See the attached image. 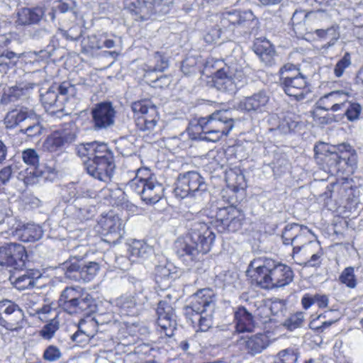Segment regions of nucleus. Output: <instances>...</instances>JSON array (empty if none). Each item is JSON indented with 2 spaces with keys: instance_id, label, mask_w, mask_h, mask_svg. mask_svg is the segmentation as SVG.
<instances>
[{
  "instance_id": "1",
  "label": "nucleus",
  "mask_w": 363,
  "mask_h": 363,
  "mask_svg": "<svg viewBox=\"0 0 363 363\" xmlns=\"http://www.w3.org/2000/svg\"><path fill=\"white\" fill-rule=\"evenodd\" d=\"M215 239L214 233L205 223H194L189 233L175 242L178 257L186 265L199 268L203 257L211 250Z\"/></svg>"
},
{
  "instance_id": "2",
  "label": "nucleus",
  "mask_w": 363,
  "mask_h": 363,
  "mask_svg": "<svg viewBox=\"0 0 363 363\" xmlns=\"http://www.w3.org/2000/svg\"><path fill=\"white\" fill-rule=\"evenodd\" d=\"M247 273L252 281L264 289L285 286L294 278V272L289 266L267 257L251 261Z\"/></svg>"
},
{
  "instance_id": "3",
  "label": "nucleus",
  "mask_w": 363,
  "mask_h": 363,
  "mask_svg": "<svg viewBox=\"0 0 363 363\" xmlns=\"http://www.w3.org/2000/svg\"><path fill=\"white\" fill-rule=\"evenodd\" d=\"M233 128L232 112L227 109L219 110L191 122L187 135L191 140L216 143L223 136H228Z\"/></svg>"
},
{
  "instance_id": "4",
  "label": "nucleus",
  "mask_w": 363,
  "mask_h": 363,
  "mask_svg": "<svg viewBox=\"0 0 363 363\" xmlns=\"http://www.w3.org/2000/svg\"><path fill=\"white\" fill-rule=\"evenodd\" d=\"M257 20L254 13L250 11L233 10L223 12L220 15L217 28H211L203 37L208 43H216L221 34H233L235 30H245L256 24Z\"/></svg>"
},
{
  "instance_id": "5",
  "label": "nucleus",
  "mask_w": 363,
  "mask_h": 363,
  "mask_svg": "<svg viewBox=\"0 0 363 363\" xmlns=\"http://www.w3.org/2000/svg\"><path fill=\"white\" fill-rule=\"evenodd\" d=\"M314 150L316 154L323 155L321 160L328 165L332 174L350 175L357 166V155L351 151L349 145L342 144L337 148L333 147V150H329L327 145L322 144L315 146Z\"/></svg>"
},
{
  "instance_id": "6",
  "label": "nucleus",
  "mask_w": 363,
  "mask_h": 363,
  "mask_svg": "<svg viewBox=\"0 0 363 363\" xmlns=\"http://www.w3.org/2000/svg\"><path fill=\"white\" fill-rule=\"evenodd\" d=\"M317 19V13L296 10L291 18L294 32L299 37H303L307 33H315L319 38L329 40L328 47L333 45L340 37L337 27L331 26L327 29L314 28L313 25Z\"/></svg>"
},
{
  "instance_id": "7",
  "label": "nucleus",
  "mask_w": 363,
  "mask_h": 363,
  "mask_svg": "<svg viewBox=\"0 0 363 363\" xmlns=\"http://www.w3.org/2000/svg\"><path fill=\"white\" fill-rule=\"evenodd\" d=\"M279 73L282 88L288 96L301 101L311 92L307 77L296 65L286 63L280 68Z\"/></svg>"
},
{
  "instance_id": "8",
  "label": "nucleus",
  "mask_w": 363,
  "mask_h": 363,
  "mask_svg": "<svg viewBox=\"0 0 363 363\" xmlns=\"http://www.w3.org/2000/svg\"><path fill=\"white\" fill-rule=\"evenodd\" d=\"M128 186L146 203H156L164 194L163 185L147 169H138L136 176L129 182Z\"/></svg>"
},
{
  "instance_id": "9",
  "label": "nucleus",
  "mask_w": 363,
  "mask_h": 363,
  "mask_svg": "<svg viewBox=\"0 0 363 363\" xmlns=\"http://www.w3.org/2000/svg\"><path fill=\"white\" fill-rule=\"evenodd\" d=\"M216 63L224 64L223 67L218 68L214 77V85L218 90L233 94L247 83L242 68L236 61L224 63L217 60Z\"/></svg>"
},
{
  "instance_id": "10",
  "label": "nucleus",
  "mask_w": 363,
  "mask_h": 363,
  "mask_svg": "<svg viewBox=\"0 0 363 363\" xmlns=\"http://www.w3.org/2000/svg\"><path fill=\"white\" fill-rule=\"evenodd\" d=\"M176 197L184 199L194 197L199 202L208 195L207 184L201 175L196 171H189L179 174L174 189Z\"/></svg>"
},
{
  "instance_id": "11",
  "label": "nucleus",
  "mask_w": 363,
  "mask_h": 363,
  "mask_svg": "<svg viewBox=\"0 0 363 363\" xmlns=\"http://www.w3.org/2000/svg\"><path fill=\"white\" fill-rule=\"evenodd\" d=\"M58 304L69 314L89 315L95 310L96 306L91 296L75 287H66L61 293Z\"/></svg>"
},
{
  "instance_id": "12",
  "label": "nucleus",
  "mask_w": 363,
  "mask_h": 363,
  "mask_svg": "<svg viewBox=\"0 0 363 363\" xmlns=\"http://www.w3.org/2000/svg\"><path fill=\"white\" fill-rule=\"evenodd\" d=\"M0 265L13 267L15 272L9 279L16 288L22 289L20 286L23 276H15L16 272H21L23 267V246L17 243H10L6 246L0 247Z\"/></svg>"
},
{
  "instance_id": "13",
  "label": "nucleus",
  "mask_w": 363,
  "mask_h": 363,
  "mask_svg": "<svg viewBox=\"0 0 363 363\" xmlns=\"http://www.w3.org/2000/svg\"><path fill=\"white\" fill-rule=\"evenodd\" d=\"M173 5V0H136L128 7L135 20L146 21L153 14H166Z\"/></svg>"
},
{
  "instance_id": "14",
  "label": "nucleus",
  "mask_w": 363,
  "mask_h": 363,
  "mask_svg": "<svg viewBox=\"0 0 363 363\" xmlns=\"http://www.w3.org/2000/svg\"><path fill=\"white\" fill-rule=\"evenodd\" d=\"M132 110L136 114L135 125L139 130L154 131L160 119L155 106L148 101H139L132 104Z\"/></svg>"
},
{
  "instance_id": "15",
  "label": "nucleus",
  "mask_w": 363,
  "mask_h": 363,
  "mask_svg": "<svg viewBox=\"0 0 363 363\" xmlns=\"http://www.w3.org/2000/svg\"><path fill=\"white\" fill-rule=\"evenodd\" d=\"M216 217L217 227L220 231L228 230L232 233L241 230L245 220L244 213L234 206L219 208Z\"/></svg>"
},
{
  "instance_id": "16",
  "label": "nucleus",
  "mask_w": 363,
  "mask_h": 363,
  "mask_svg": "<svg viewBox=\"0 0 363 363\" xmlns=\"http://www.w3.org/2000/svg\"><path fill=\"white\" fill-rule=\"evenodd\" d=\"M91 115L93 128L99 131L114 125L116 111L111 102H101L91 108Z\"/></svg>"
},
{
  "instance_id": "17",
  "label": "nucleus",
  "mask_w": 363,
  "mask_h": 363,
  "mask_svg": "<svg viewBox=\"0 0 363 363\" xmlns=\"http://www.w3.org/2000/svg\"><path fill=\"white\" fill-rule=\"evenodd\" d=\"M42 300L43 297L38 294H24V308L32 319L28 324L38 325L49 318L52 308L48 305L43 304Z\"/></svg>"
},
{
  "instance_id": "18",
  "label": "nucleus",
  "mask_w": 363,
  "mask_h": 363,
  "mask_svg": "<svg viewBox=\"0 0 363 363\" xmlns=\"http://www.w3.org/2000/svg\"><path fill=\"white\" fill-rule=\"evenodd\" d=\"M66 275L74 279H81L85 282L91 281L98 274L100 267L96 262H84L75 259L64 264Z\"/></svg>"
},
{
  "instance_id": "19",
  "label": "nucleus",
  "mask_w": 363,
  "mask_h": 363,
  "mask_svg": "<svg viewBox=\"0 0 363 363\" xmlns=\"http://www.w3.org/2000/svg\"><path fill=\"white\" fill-rule=\"evenodd\" d=\"M77 138V131L71 125L55 131L44 142V148L51 152L66 148Z\"/></svg>"
},
{
  "instance_id": "20",
  "label": "nucleus",
  "mask_w": 363,
  "mask_h": 363,
  "mask_svg": "<svg viewBox=\"0 0 363 363\" xmlns=\"http://www.w3.org/2000/svg\"><path fill=\"white\" fill-rule=\"evenodd\" d=\"M214 306V293L210 289H202L194 294L189 298V303L184 308L186 316L195 313H205L208 308Z\"/></svg>"
},
{
  "instance_id": "21",
  "label": "nucleus",
  "mask_w": 363,
  "mask_h": 363,
  "mask_svg": "<svg viewBox=\"0 0 363 363\" xmlns=\"http://www.w3.org/2000/svg\"><path fill=\"white\" fill-rule=\"evenodd\" d=\"M84 165L90 176L105 183L111 180L116 167L113 160L107 158L99 160H87Z\"/></svg>"
},
{
  "instance_id": "22",
  "label": "nucleus",
  "mask_w": 363,
  "mask_h": 363,
  "mask_svg": "<svg viewBox=\"0 0 363 363\" xmlns=\"http://www.w3.org/2000/svg\"><path fill=\"white\" fill-rule=\"evenodd\" d=\"M24 184L33 185L40 182L43 171L39 168V156L33 149L24 150Z\"/></svg>"
},
{
  "instance_id": "23",
  "label": "nucleus",
  "mask_w": 363,
  "mask_h": 363,
  "mask_svg": "<svg viewBox=\"0 0 363 363\" xmlns=\"http://www.w3.org/2000/svg\"><path fill=\"white\" fill-rule=\"evenodd\" d=\"M147 296L143 291L135 292L134 295L122 296L116 300V306L123 315L134 316L139 313L142 306L147 302Z\"/></svg>"
},
{
  "instance_id": "24",
  "label": "nucleus",
  "mask_w": 363,
  "mask_h": 363,
  "mask_svg": "<svg viewBox=\"0 0 363 363\" xmlns=\"http://www.w3.org/2000/svg\"><path fill=\"white\" fill-rule=\"evenodd\" d=\"M101 233L109 238L110 241H118L123 235V223L120 218L113 212L102 216L98 222Z\"/></svg>"
},
{
  "instance_id": "25",
  "label": "nucleus",
  "mask_w": 363,
  "mask_h": 363,
  "mask_svg": "<svg viewBox=\"0 0 363 363\" xmlns=\"http://www.w3.org/2000/svg\"><path fill=\"white\" fill-rule=\"evenodd\" d=\"M348 103V94L341 90L331 91L321 96L317 101V109L337 112L343 111Z\"/></svg>"
},
{
  "instance_id": "26",
  "label": "nucleus",
  "mask_w": 363,
  "mask_h": 363,
  "mask_svg": "<svg viewBox=\"0 0 363 363\" xmlns=\"http://www.w3.org/2000/svg\"><path fill=\"white\" fill-rule=\"evenodd\" d=\"M101 316L99 315L96 318L81 320L77 331L72 335V340L80 345L87 343L90 338L94 336L97 330V325L104 323L101 321Z\"/></svg>"
},
{
  "instance_id": "27",
  "label": "nucleus",
  "mask_w": 363,
  "mask_h": 363,
  "mask_svg": "<svg viewBox=\"0 0 363 363\" xmlns=\"http://www.w3.org/2000/svg\"><path fill=\"white\" fill-rule=\"evenodd\" d=\"M239 349L251 355L262 352L269 345V340L267 335L256 334L248 337H241L237 343Z\"/></svg>"
},
{
  "instance_id": "28",
  "label": "nucleus",
  "mask_w": 363,
  "mask_h": 363,
  "mask_svg": "<svg viewBox=\"0 0 363 363\" xmlns=\"http://www.w3.org/2000/svg\"><path fill=\"white\" fill-rule=\"evenodd\" d=\"M78 154L80 157H86L88 160H99L102 158L113 160L112 152L107 145L96 141L79 147Z\"/></svg>"
},
{
  "instance_id": "29",
  "label": "nucleus",
  "mask_w": 363,
  "mask_h": 363,
  "mask_svg": "<svg viewBox=\"0 0 363 363\" xmlns=\"http://www.w3.org/2000/svg\"><path fill=\"white\" fill-rule=\"evenodd\" d=\"M269 100V97L264 91H259L241 100L238 108L247 111L262 113L265 111Z\"/></svg>"
},
{
  "instance_id": "30",
  "label": "nucleus",
  "mask_w": 363,
  "mask_h": 363,
  "mask_svg": "<svg viewBox=\"0 0 363 363\" xmlns=\"http://www.w3.org/2000/svg\"><path fill=\"white\" fill-rule=\"evenodd\" d=\"M234 320L238 333L252 331L254 328L253 316L245 307H239L235 311Z\"/></svg>"
},
{
  "instance_id": "31",
  "label": "nucleus",
  "mask_w": 363,
  "mask_h": 363,
  "mask_svg": "<svg viewBox=\"0 0 363 363\" xmlns=\"http://www.w3.org/2000/svg\"><path fill=\"white\" fill-rule=\"evenodd\" d=\"M254 50L266 65L272 66L274 63L275 50L269 41H257L254 45Z\"/></svg>"
},
{
  "instance_id": "32",
  "label": "nucleus",
  "mask_w": 363,
  "mask_h": 363,
  "mask_svg": "<svg viewBox=\"0 0 363 363\" xmlns=\"http://www.w3.org/2000/svg\"><path fill=\"white\" fill-rule=\"evenodd\" d=\"M311 234V230L303 225L301 230V233H298L295 240H294V243L291 245V246H293L292 258L296 263H301L298 260L300 256L299 253L304 249L305 245H307L308 243L311 242L308 239V236Z\"/></svg>"
},
{
  "instance_id": "33",
  "label": "nucleus",
  "mask_w": 363,
  "mask_h": 363,
  "mask_svg": "<svg viewBox=\"0 0 363 363\" xmlns=\"http://www.w3.org/2000/svg\"><path fill=\"white\" fill-rule=\"evenodd\" d=\"M40 99L45 108L54 107L62 110V101L57 92V84L52 85L45 93H40Z\"/></svg>"
},
{
  "instance_id": "34",
  "label": "nucleus",
  "mask_w": 363,
  "mask_h": 363,
  "mask_svg": "<svg viewBox=\"0 0 363 363\" xmlns=\"http://www.w3.org/2000/svg\"><path fill=\"white\" fill-rule=\"evenodd\" d=\"M205 313H195L192 315L186 316L191 322L192 326L196 328V331H207L212 325L211 315H204Z\"/></svg>"
},
{
  "instance_id": "35",
  "label": "nucleus",
  "mask_w": 363,
  "mask_h": 363,
  "mask_svg": "<svg viewBox=\"0 0 363 363\" xmlns=\"http://www.w3.org/2000/svg\"><path fill=\"white\" fill-rule=\"evenodd\" d=\"M225 180L233 189H242L245 184V176L240 168L230 169L225 172Z\"/></svg>"
},
{
  "instance_id": "36",
  "label": "nucleus",
  "mask_w": 363,
  "mask_h": 363,
  "mask_svg": "<svg viewBox=\"0 0 363 363\" xmlns=\"http://www.w3.org/2000/svg\"><path fill=\"white\" fill-rule=\"evenodd\" d=\"M128 251L131 257L146 258L152 253V249L142 240H135L130 244Z\"/></svg>"
},
{
  "instance_id": "37",
  "label": "nucleus",
  "mask_w": 363,
  "mask_h": 363,
  "mask_svg": "<svg viewBox=\"0 0 363 363\" xmlns=\"http://www.w3.org/2000/svg\"><path fill=\"white\" fill-rule=\"evenodd\" d=\"M329 313H338L335 310H330L329 311H325L323 313H321L320 315H318L316 318H313L310 323H309V328L312 330H316L318 332H322L323 331L325 328H329L330 325H332L333 323H336L338 320H339V316L337 315L335 316L334 318L333 319H330L329 320H324V321H322L321 322V324L320 325H318L317 324V321L321 318H328V314Z\"/></svg>"
},
{
  "instance_id": "38",
  "label": "nucleus",
  "mask_w": 363,
  "mask_h": 363,
  "mask_svg": "<svg viewBox=\"0 0 363 363\" xmlns=\"http://www.w3.org/2000/svg\"><path fill=\"white\" fill-rule=\"evenodd\" d=\"M303 227V225L295 223L286 225L281 235L284 245H291Z\"/></svg>"
},
{
  "instance_id": "39",
  "label": "nucleus",
  "mask_w": 363,
  "mask_h": 363,
  "mask_svg": "<svg viewBox=\"0 0 363 363\" xmlns=\"http://www.w3.org/2000/svg\"><path fill=\"white\" fill-rule=\"evenodd\" d=\"M152 62L154 65H150L145 73V77H148L153 72H164L169 66L167 57L160 52L155 53Z\"/></svg>"
},
{
  "instance_id": "40",
  "label": "nucleus",
  "mask_w": 363,
  "mask_h": 363,
  "mask_svg": "<svg viewBox=\"0 0 363 363\" xmlns=\"http://www.w3.org/2000/svg\"><path fill=\"white\" fill-rule=\"evenodd\" d=\"M339 281L350 289L355 288L357 284V279L354 274V267H348L344 269L339 276Z\"/></svg>"
},
{
  "instance_id": "41",
  "label": "nucleus",
  "mask_w": 363,
  "mask_h": 363,
  "mask_svg": "<svg viewBox=\"0 0 363 363\" xmlns=\"http://www.w3.org/2000/svg\"><path fill=\"white\" fill-rule=\"evenodd\" d=\"M57 92L63 104L69 97H73L76 95L77 89L75 85L72 84L69 82L65 81L62 82L60 85L57 84Z\"/></svg>"
},
{
  "instance_id": "42",
  "label": "nucleus",
  "mask_w": 363,
  "mask_h": 363,
  "mask_svg": "<svg viewBox=\"0 0 363 363\" xmlns=\"http://www.w3.org/2000/svg\"><path fill=\"white\" fill-rule=\"evenodd\" d=\"M43 235V230L38 225L28 223L24 225V242L39 240Z\"/></svg>"
},
{
  "instance_id": "43",
  "label": "nucleus",
  "mask_w": 363,
  "mask_h": 363,
  "mask_svg": "<svg viewBox=\"0 0 363 363\" xmlns=\"http://www.w3.org/2000/svg\"><path fill=\"white\" fill-rule=\"evenodd\" d=\"M45 13L42 7L37 6L31 9L24 8V25L38 23Z\"/></svg>"
},
{
  "instance_id": "44",
  "label": "nucleus",
  "mask_w": 363,
  "mask_h": 363,
  "mask_svg": "<svg viewBox=\"0 0 363 363\" xmlns=\"http://www.w3.org/2000/svg\"><path fill=\"white\" fill-rule=\"evenodd\" d=\"M23 121V109H14L9 111L4 118L7 128H14Z\"/></svg>"
},
{
  "instance_id": "45",
  "label": "nucleus",
  "mask_w": 363,
  "mask_h": 363,
  "mask_svg": "<svg viewBox=\"0 0 363 363\" xmlns=\"http://www.w3.org/2000/svg\"><path fill=\"white\" fill-rule=\"evenodd\" d=\"M103 38H104V34L89 35L82 41L83 48L86 51L101 49Z\"/></svg>"
},
{
  "instance_id": "46",
  "label": "nucleus",
  "mask_w": 363,
  "mask_h": 363,
  "mask_svg": "<svg viewBox=\"0 0 363 363\" xmlns=\"http://www.w3.org/2000/svg\"><path fill=\"white\" fill-rule=\"evenodd\" d=\"M304 320L303 312H296L286 318L282 325L289 330H294L302 326Z\"/></svg>"
},
{
  "instance_id": "47",
  "label": "nucleus",
  "mask_w": 363,
  "mask_h": 363,
  "mask_svg": "<svg viewBox=\"0 0 363 363\" xmlns=\"http://www.w3.org/2000/svg\"><path fill=\"white\" fill-rule=\"evenodd\" d=\"M23 95V89L18 86L9 88L1 96V104L7 105L9 103L15 102L21 99Z\"/></svg>"
},
{
  "instance_id": "48",
  "label": "nucleus",
  "mask_w": 363,
  "mask_h": 363,
  "mask_svg": "<svg viewBox=\"0 0 363 363\" xmlns=\"http://www.w3.org/2000/svg\"><path fill=\"white\" fill-rule=\"evenodd\" d=\"M157 318L176 319V315L172 306L165 301L159 302L157 308Z\"/></svg>"
},
{
  "instance_id": "49",
  "label": "nucleus",
  "mask_w": 363,
  "mask_h": 363,
  "mask_svg": "<svg viewBox=\"0 0 363 363\" xmlns=\"http://www.w3.org/2000/svg\"><path fill=\"white\" fill-rule=\"evenodd\" d=\"M157 325L161 328V333H164L166 336L170 337L174 335V332L177 328L176 319L157 318Z\"/></svg>"
},
{
  "instance_id": "50",
  "label": "nucleus",
  "mask_w": 363,
  "mask_h": 363,
  "mask_svg": "<svg viewBox=\"0 0 363 363\" xmlns=\"http://www.w3.org/2000/svg\"><path fill=\"white\" fill-rule=\"evenodd\" d=\"M17 313L18 315V320H14L12 318V317H11L9 320L0 319V325L5 327L7 330L11 331H17L18 330L21 329L23 312L21 308L18 309Z\"/></svg>"
},
{
  "instance_id": "51",
  "label": "nucleus",
  "mask_w": 363,
  "mask_h": 363,
  "mask_svg": "<svg viewBox=\"0 0 363 363\" xmlns=\"http://www.w3.org/2000/svg\"><path fill=\"white\" fill-rule=\"evenodd\" d=\"M323 256V249L320 250V252H317L315 254H313L310 257H305L304 259H301L299 256V262L301 263H297L299 265H303L305 267H318L320 265L322 262V257Z\"/></svg>"
},
{
  "instance_id": "52",
  "label": "nucleus",
  "mask_w": 363,
  "mask_h": 363,
  "mask_svg": "<svg viewBox=\"0 0 363 363\" xmlns=\"http://www.w3.org/2000/svg\"><path fill=\"white\" fill-rule=\"evenodd\" d=\"M103 192L109 197L110 202L113 204H118L124 199V192L119 188L103 189Z\"/></svg>"
},
{
  "instance_id": "53",
  "label": "nucleus",
  "mask_w": 363,
  "mask_h": 363,
  "mask_svg": "<svg viewBox=\"0 0 363 363\" xmlns=\"http://www.w3.org/2000/svg\"><path fill=\"white\" fill-rule=\"evenodd\" d=\"M351 65V57L349 52H346L344 56L337 62L334 68V74L337 77L342 76L344 71Z\"/></svg>"
},
{
  "instance_id": "54",
  "label": "nucleus",
  "mask_w": 363,
  "mask_h": 363,
  "mask_svg": "<svg viewBox=\"0 0 363 363\" xmlns=\"http://www.w3.org/2000/svg\"><path fill=\"white\" fill-rule=\"evenodd\" d=\"M59 328V323L55 318H52L51 321L46 324L43 329L40 330V335L47 340L51 339L55 332Z\"/></svg>"
},
{
  "instance_id": "55",
  "label": "nucleus",
  "mask_w": 363,
  "mask_h": 363,
  "mask_svg": "<svg viewBox=\"0 0 363 363\" xmlns=\"http://www.w3.org/2000/svg\"><path fill=\"white\" fill-rule=\"evenodd\" d=\"M298 123V121L292 119L291 117L286 116L280 121L278 128L282 133L288 134L295 130Z\"/></svg>"
},
{
  "instance_id": "56",
  "label": "nucleus",
  "mask_w": 363,
  "mask_h": 363,
  "mask_svg": "<svg viewBox=\"0 0 363 363\" xmlns=\"http://www.w3.org/2000/svg\"><path fill=\"white\" fill-rule=\"evenodd\" d=\"M274 316L284 317L286 313V304L283 301H273L268 308Z\"/></svg>"
},
{
  "instance_id": "57",
  "label": "nucleus",
  "mask_w": 363,
  "mask_h": 363,
  "mask_svg": "<svg viewBox=\"0 0 363 363\" xmlns=\"http://www.w3.org/2000/svg\"><path fill=\"white\" fill-rule=\"evenodd\" d=\"M297 357L292 349H286L278 354L277 363H295Z\"/></svg>"
},
{
  "instance_id": "58",
  "label": "nucleus",
  "mask_w": 363,
  "mask_h": 363,
  "mask_svg": "<svg viewBox=\"0 0 363 363\" xmlns=\"http://www.w3.org/2000/svg\"><path fill=\"white\" fill-rule=\"evenodd\" d=\"M40 276L41 274L38 270L24 269V285L26 284V281L28 280V282L26 284V288L33 287L35 284V279L40 278Z\"/></svg>"
},
{
  "instance_id": "59",
  "label": "nucleus",
  "mask_w": 363,
  "mask_h": 363,
  "mask_svg": "<svg viewBox=\"0 0 363 363\" xmlns=\"http://www.w3.org/2000/svg\"><path fill=\"white\" fill-rule=\"evenodd\" d=\"M20 308L15 303L9 300H4L0 302V313H6L11 315L14 313V315L18 319L17 311Z\"/></svg>"
},
{
  "instance_id": "60",
  "label": "nucleus",
  "mask_w": 363,
  "mask_h": 363,
  "mask_svg": "<svg viewBox=\"0 0 363 363\" xmlns=\"http://www.w3.org/2000/svg\"><path fill=\"white\" fill-rule=\"evenodd\" d=\"M62 356L60 350L55 346L50 345L43 353L44 359L48 362H55L58 360Z\"/></svg>"
},
{
  "instance_id": "61",
  "label": "nucleus",
  "mask_w": 363,
  "mask_h": 363,
  "mask_svg": "<svg viewBox=\"0 0 363 363\" xmlns=\"http://www.w3.org/2000/svg\"><path fill=\"white\" fill-rule=\"evenodd\" d=\"M345 109V114L350 121H354L358 118L361 112V106L357 104H351Z\"/></svg>"
},
{
  "instance_id": "62",
  "label": "nucleus",
  "mask_w": 363,
  "mask_h": 363,
  "mask_svg": "<svg viewBox=\"0 0 363 363\" xmlns=\"http://www.w3.org/2000/svg\"><path fill=\"white\" fill-rule=\"evenodd\" d=\"M322 247L318 241H312L304 246V249L301 252L307 258L310 257L313 254L320 252Z\"/></svg>"
},
{
  "instance_id": "63",
  "label": "nucleus",
  "mask_w": 363,
  "mask_h": 363,
  "mask_svg": "<svg viewBox=\"0 0 363 363\" xmlns=\"http://www.w3.org/2000/svg\"><path fill=\"white\" fill-rule=\"evenodd\" d=\"M40 122V117L33 110H28L27 108H24V126L28 128L29 125L32 126L35 121Z\"/></svg>"
},
{
  "instance_id": "64",
  "label": "nucleus",
  "mask_w": 363,
  "mask_h": 363,
  "mask_svg": "<svg viewBox=\"0 0 363 363\" xmlns=\"http://www.w3.org/2000/svg\"><path fill=\"white\" fill-rule=\"evenodd\" d=\"M42 131V126L40 122L37 121H35L34 124L32 126L29 125L28 128H24V134L26 135L28 138H33L36 136H39Z\"/></svg>"
}]
</instances>
